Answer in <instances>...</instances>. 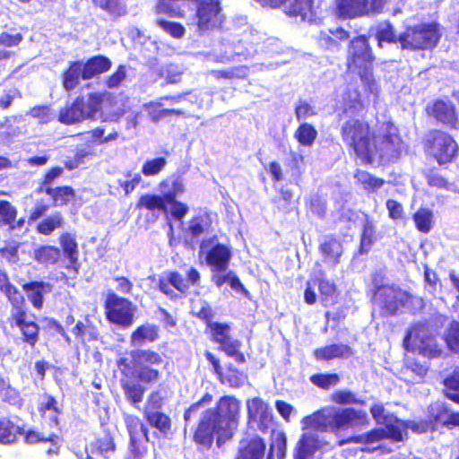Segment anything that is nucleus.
Instances as JSON below:
<instances>
[{
	"label": "nucleus",
	"instance_id": "nucleus-60",
	"mask_svg": "<svg viewBox=\"0 0 459 459\" xmlns=\"http://www.w3.org/2000/svg\"><path fill=\"white\" fill-rule=\"evenodd\" d=\"M167 159L165 157H156L146 160L141 169V172L145 177H154L159 175L167 166Z\"/></svg>",
	"mask_w": 459,
	"mask_h": 459
},
{
	"label": "nucleus",
	"instance_id": "nucleus-48",
	"mask_svg": "<svg viewBox=\"0 0 459 459\" xmlns=\"http://www.w3.org/2000/svg\"><path fill=\"white\" fill-rule=\"evenodd\" d=\"M383 439H385L383 428H374L364 434L351 436L348 438L340 441L339 445L342 446L348 443L371 444L381 441Z\"/></svg>",
	"mask_w": 459,
	"mask_h": 459
},
{
	"label": "nucleus",
	"instance_id": "nucleus-62",
	"mask_svg": "<svg viewBox=\"0 0 459 459\" xmlns=\"http://www.w3.org/2000/svg\"><path fill=\"white\" fill-rule=\"evenodd\" d=\"M444 340L447 348L455 353H459V322L453 320L447 326Z\"/></svg>",
	"mask_w": 459,
	"mask_h": 459
},
{
	"label": "nucleus",
	"instance_id": "nucleus-57",
	"mask_svg": "<svg viewBox=\"0 0 459 459\" xmlns=\"http://www.w3.org/2000/svg\"><path fill=\"white\" fill-rule=\"evenodd\" d=\"M423 176L429 186L446 190H448L451 186L448 179L442 176L436 167L425 169L423 170Z\"/></svg>",
	"mask_w": 459,
	"mask_h": 459
},
{
	"label": "nucleus",
	"instance_id": "nucleus-28",
	"mask_svg": "<svg viewBox=\"0 0 459 459\" xmlns=\"http://www.w3.org/2000/svg\"><path fill=\"white\" fill-rule=\"evenodd\" d=\"M316 360H332L334 359H348L354 354L352 348L344 343H331L313 351Z\"/></svg>",
	"mask_w": 459,
	"mask_h": 459
},
{
	"label": "nucleus",
	"instance_id": "nucleus-40",
	"mask_svg": "<svg viewBox=\"0 0 459 459\" xmlns=\"http://www.w3.org/2000/svg\"><path fill=\"white\" fill-rule=\"evenodd\" d=\"M412 221L416 230L423 234H428L434 227L435 220L432 210L420 206L413 214Z\"/></svg>",
	"mask_w": 459,
	"mask_h": 459
},
{
	"label": "nucleus",
	"instance_id": "nucleus-42",
	"mask_svg": "<svg viewBox=\"0 0 459 459\" xmlns=\"http://www.w3.org/2000/svg\"><path fill=\"white\" fill-rule=\"evenodd\" d=\"M23 434V428L16 425L8 417L0 418V443L12 444L14 443L19 436Z\"/></svg>",
	"mask_w": 459,
	"mask_h": 459
},
{
	"label": "nucleus",
	"instance_id": "nucleus-49",
	"mask_svg": "<svg viewBox=\"0 0 459 459\" xmlns=\"http://www.w3.org/2000/svg\"><path fill=\"white\" fill-rule=\"evenodd\" d=\"M247 66L238 65L230 67L229 69L212 70L209 72V74H211L217 81H235L246 79L247 77Z\"/></svg>",
	"mask_w": 459,
	"mask_h": 459
},
{
	"label": "nucleus",
	"instance_id": "nucleus-47",
	"mask_svg": "<svg viewBox=\"0 0 459 459\" xmlns=\"http://www.w3.org/2000/svg\"><path fill=\"white\" fill-rule=\"evenodd\" d=\"M38 411L42 418H46L47 412H50L51 420L56 425L58 423L57 417L61 413V409L56 399L50 394L44 393L42 400L38 404Z\"/></svg>",
	"mask_w": 459,
	"mask_h": 459
},
{
	"label": "nucleus",
	"instance_id": "nucleus-2",
	"mask_svg": "<svg viewBox=\"0 0 459 459\" xmlns=\"http://www.w3.org/2000/svg\"><path fill=\"white\" fill-rule=\"evenodd\" d=\"M240 418V401L232 394L222 395L215 406L207 409L198 420L193 441L199 449H210L216 437V444L221 446L234 437Z\"/></svg>",
	"mask_w": 459,
	"mask_h": 459
},
{
	"label": "nucleus",
	"instance_id": "nucleus-31",
	"mask_svg": "<svg viewBox=\"0 0 459 459\" xmlns=\"http://www.w3.org/2000/svg\"><path fill=\"white\" fill-rule=\"evenodd\" d=\"M41 193L48 195L53 207H63L72 204L76 196L74 188L68 185L48 187Z\"/></svg>",
	"mask_w": 459,
	"mask_h": 459
},
{
	"label": "nucleus",
	"instance_id": "nucleus-24",
	"mask_svg": "<svg viewBox=\"0 0 459 459\" xmlns=\"http://www.w3.org/2000/svg\"><path fill=\"white\" fill-rule=\"evenodd\" d=\"M432 431L442 427L452 429L459 427V412H451L449 409L444 405H438L432 409L428 416Z\"/></svg>",
	"mask_w": 459,
	"mask_h": 459
},
{
	"label": "nucleus",
	"instance_id": "nucleus-64",
	"mask_svg": "<svg viewBox=\"0 0 459 459\" xmlns=\"http://www.w3.org/2000/svg\"><path fill=\"white\" fill-rule=\"evenodd\" d=\"M310 381L317 387L328 390L331 386H334L340 382V377L337 373H318L312 375Z\"/></svg>",
	"mask_w": 459,
	"mask_h": 459
},
{
	"label": "nucleus",
	"instance_id": "nucleus-20",
	"mask_svg": "<svg viewBox=\"0 0 459 459\" xmlns=\"http://www.w3.org/2000/svg\"><path fill=\"white\" fill-rule=\"evenodd\" d=\"M284 13L288 17L302 22H313L317 16L316 0H290Z\"/></svg>",
	"mask_w": 459,
	"mask_h": 459
},
{
	"label": "nucleus",
	"instance_id": "nucleus-52",
	"mask_svg": "<svg viewBox=\"0 0 459 459\" xmlns=\"http://www.w3.org/2000/svg\"><path fill=\"white\" fill-rule=\"evenodd\" d=\"M317 283L320 299L323 303H334L338 296V288L335 282L325 278H318Z\"/></svg>",
	"mask_w": 459,
	"mask_h": 459
},
{
	"label": "nucleus",
	"instance_id": "nucleus-59",
	"mask_svg": "<svg viewBox=\"0 0 459 459\" xmlns=\"http://www.w3.org/2000/svg\"><path fill=\"white\" fill-rule=\"evenodd\" d=\"M293 194L290 189L281 188L279 190V196L273 199V204L275 206V209L279 212H282L284 214L290 213L292 211L293 204Z\"/></svg>",
	"mask_w": 459,
	"mask_h": 459
},
{
	"label": "nucleus",
	"instance_id": "nucleus-30",
	"mask_svg": "<svg viewBox=\"0 0 459 459\" xmlns=\"http://www.w3.org/2000/svg\"><path fill=\"white\" fill-rule=\"evenodd\" d=\"M87 80L83 76L82 61H71L67 67L61 74V83L63 89L70 92L80 83V80Z\"/></svg>",
	"mask_w": 459,
	"mask_h": 459
},
{
	"label": "nucleus",
	"instance_id": "nucleus-51",
	"mask_svg": "<svg viewBox=\"0 0 459 459\" xmlns=\"http://www.w3.org/2000/svg\"><path fill=\"white\" fill-rule=\"evenodd\" d=\"M149 440V435L131 437L128 445L127 459H143L148 453Z\"/></svg>",
	"mask_w": 459,
	"mask_h": 459
},
{
	"label": "nucleus",
	"instance_id": "nucleus-7",
	"mask_svg": "<svg viewBox=\"0 0 459 459\" xmlns=\"http://www.w3.org/2000/svg\"><path fill=\"white\" fill-rule=\"evenodd\" d=\"M422 145L425 154L440 167L455 162L459 154V145L455 138L439 129L430 130L423 139Z\"/></svg>",
	"mask_w": 459,
	"mask_h": 459
},
{
	"label": "nucleus",
	"instance_id": "nucleus-33",
	"mask_svg": "<svg viewBox=\"0 0 459 459\" xmlns=\"http://www.w3.org/2000/svg\"><path fill=\"white\" fill-rule=\"evenodd\" d=\"M75 341L82 345L98 341L100 333L98 328L87 317L84 321L78 320L71 329Z\"/></svg>",
	"mask_w": 459,
	"mask_h": 459
},
{
	"label": "nucleus",
	"instance_id": "nucleus-6",
	"mask_svg": "<svg viewBox=\"0 0 459 459\" xmlns=\"http://www.w3.org/2000/svg\"><path fill=\"white\" fill-rule=\"evenodd\" d=\"M375 60L376 56L367 35H358L350 40L346 56L348 71L357 73L362 82L370 83L373 81Z\"/></svg>",
	"mask_w": 459,
	"mask_h": 459
},
{
	"label": "nucleus",
	"instance_id": "nucleus-53",
	"mask_svg": "<svg viewBox=\"0 0 459 459\" xmlns=\"http://www.w3.org/2000/svg\"><path fill=\"white\" fill-rule=\"evenodd\" d=\"M63 225V216L60 212H56L53 215L46 217L40 221L36 226V231L39 234L48 236L52 234L56 229L62 228Z\"/></svg>",
	"mask_w": 459,
	"mask_h": 459
},
{
	"label": "nucleus",
	"instance_id": "nucleus-55",
	"mask_svg": "<svg viewBox=\"0 0 459 459\" xmlns=\"http://www.w3.org/2000/svg\"><path fill=\"white\" fill-rule=\"evenodd\" d=\"M211 228V221L208 215H197L190 219L187 231L194 239H198Z\"/></svg>",
	"mask_w": 459,
	"mask_h": 459
},
{
	"label": "nucleus",
	"instance_id": "nucleus-12",
	"mask_svg": "<svg viewBox=\"0 0 459 459\" xmlns=\"http://www.w3.org/2000/svg\"><path fill=\"white\" fill-rule=\"evenodd\" d=\"M205 333L212 342L219 344V350L228 357L233 358L238 363L246 362L245 354L241 351L242 342L231 335L229 324L215 323Z\"/></svg>",
	"mask_w": 459,
	"mask_h": 459
},
{
	"label": "nucleus",
	"instance_id": "nucleus-37",
	"mask_svg": "<svg viewBox=\"0 0 459 459\" xmlns=\"http://www.w3.org/2000/svg\"><path fill=\"white\" fill-rule=\"evenodd\" d=\"M319 251L325 261L335 265L340 263L343 247L342 242L335 236H332L319 245Z\"/></svg>",
	"mask_w": 459,
	"mask_h": 459
},
{
	"label": "nucleus",
	"instance_id": "nucleus-8",
	"mask_svg": "<svg viewBox=\"0 0 459 459\" xmlns=\"http://www.w3.org/2000/svg\"><path fill=\"white\" fill-rule=\"evenodd\" d=\"M102 103L103 94L98 91L89 93L87 102L83 96H77L72 103L59 109L57 120L65 126L79 124L88 119L93 120L101 110Z\"/></svg>",
	"mask_w": 459,
	"mask_h": 459
},
{
	"label": "nucleus",
	"instance_id": "nucleus-43",
	"mask_svg": "<svg viewBox=\"0 0 459 459\" xmlns=\"http://www.w3.org/2000/svg\"><path fill=\"white\" fill-rule=\"evenodd\" d=\"M212 281L218 288L222 287L225 283H229L231 289L236 291L247 293V289L240 281L239 278L232 271L212 272Z\"/></svg>",
	"mask_w": 459,
	"mask_h": 459
},
{
	"label": "nucleus",
	"instance_id": "nucleus-23",
	"mask_svg": "<svg viewBox=\"0 0 459 459\" xmlns=\"http://www.w3.org/2000/svg\"><path fill=\"white\" fill-rule=\"evenodd\" d=\"M266 444L264 438L255 435L240 441V446L235 459H264Z\"/></svg>",
	"mask_w": 459,
	"mask_h": 459
},
{
	"label": "nucleus",
	"instance_id": "nucleus-4",
	"mask_svg": "<svg viewBox=\"0 0 459 459\" xmlns=\"http://www.w3.org/2000/svg\"><path fill=\"white\" fill-rule=\"evenodd\" d=\"M0 293L6 298L12 307L8 316L10 326L18 328L22 342L34 348L39 340L40 327L36 321L30 318L25 297L12 282L7 272L2 268H0Z\"/></svg>",
	"mask_w": 459,
	"mask_h": 459
},
{
	"label": "nucleus",
	"instance_id": "nucleus-9",
	"mask_svg": "<svg viewBox=\"0 0 459 459\" xmlns=\"http://www.w3.org/2000/svg\"><path fill=\"white\" fill-rule=\"evenodd\" d=\"M441 36L437 22H424L406 27L398 36V41L402 49L430 50L437 46Z\"/></svg>",
	"mask_w": 459,
	"mask_h": 459
},
{
	"label": "nucleus",
	"instance_id": "nucleus-36",
	"mask_svg": "<svg viewBox=\"0 0 459 459\" xmlns=\"http://www.w3.org/2000/svg\"><path fill=\"white\" fill-rule=\"evenodd\" d=\"M350 38V32L342 27L329 30V32H321L318 38L319 44L327 50H339L342 42Z\"/></svg>",
	"mask_w": 459,
	"mask_h": 459
},
{
	"label": "nucleus",
	"instance_id": "nucleus-39",
	"mask_svg": "<svg viewBox=\"0 0 459 459\" xmlns=\"http://www.w3.org/2000/svg\"><path fill=\"white\" fill-rule=\"evenodd\" d=\"M96 8L102 10L112 21H117L127 13L123 0H91Z\"/></svg>",
	"mask_w": 459,
	"mask_h": 459
},
{
	"label": "nucleus",
	"instance_id": "nucleus-44",
	"mask_svg": "<svg viewBox=\"0 0 459 459\" xmlns=\"http://www.w3.org/2000/svg\"><path fill=\"white\" fill-rule=\"evenodd\" d=\"M165 192L162 195H155V194H143L142 195L136 202L135 208L137 210H148L153 212L155 210L166 212L167 204H166Z\"/></svg>",
	"mask_w": 459,
	"mask_h": 459
},
{
	"label": "nucleus",
	"instance_id": "nucleus-5",
	"mask_svg": "<svg viewBox=\"0 0 459 459\" xmlns=\"http://www.w3.org/2000/svg\"><path fill=\"white\" fill-rule=\"evenodd\" d=\"M365 422H367V413L352 407H325L304 417L301 420L303 429L333 433Z\"/></svg>",
	"mask_w": 459,
	"mask_h": 459
},
{
	"label": "nucleus",
	"instance_id": "nucleus-3",
	"mask_svg": "<svg viewBox=\"0 0 459 459\" xmlns=\"http://www.w3.org/2000/svg\"><path fill=\"white\" fill-rule=\"evenodd\" d=\"M132 360L120 358L117 365L123 375L121 387L128 402L137 406L143 399L145 388L141 383L152 385L161 378V369L166 367V356L153 349H136L131 351Z\"/></svg>",
	"mask_w": 459,
	"mask_h": 459
},
{
	"label": "nucleus",
	"instance_id": "nucleus-54",
	"mask_svg": "<svg viewBox=\"0 0 459 459\" xmlns=\"http://www.w3.org/2000/svg\"><path fill=\"white\" fill-rule=\"evenodd\" d=\"M294 137L302 146H311L317 137L315 126L308 123H301L294 132Z\"/></svg>",
	"mask_w": 459,
	"mask_h": 459
},
{
	"label": "nucleus",
	"instance_id": "nucleus-17",
	"mask_svg": "<svg viewBox=\"0 0 459 459\" xmlns=\"http://www.w3.org/2000/svg\"><path fill=\"white\" fill-rule=\"evenodd\" d=\"M204 357L212 366V371L221 384L227 385L232 388H239L247 381V375L237 368L232 363L227 364L225 369H223L219 359L213 353L205 351Z\"/></svg>",
	"mask_w": 459,
	"mask_h": 459
},
{
	"label": "nucleus",
	"instance_id": "nucleus-56",
	"mask_svg": "<svg viewBox=\"0 0 459 459\" xmlns=\"http://www.w3.org/2000/svg\"><path fill=\"white\" fill-rule=\"evenodd\" d=\"M16 217V208L7 200H0V225L8 226L13 230L15 229Z\"/></svg>",
	"mask_w": 459,
	"mask_h": 459
},
{
	"label": "nucleus",
	"instance_id": "nucleus-15",
	"mask_svg": "<svg viewBox=\"0 0 459 459\" xmlns=\"http://www.w3.org/2000/svg\"><path fill=\"white\" fill-rule=\"evenodd\" d=\"M375 151L372 153V163L375 157L380 161L394 163L402 156L404 143L399 134L387 132L381 137L379 143L374 139Z\"/></svg>",
	"mask_w": 459,
	"mask_h": 459
},
{
	"label": "nucleus",
	"instance_id": "nucleus-18",
	"mask_svg": "<svg viewBox=\"0 0 459 459\" xmlns=\"http://www.w3.org/2000/svg\"><path fill=\"white\" fill-rule=\"evenodd\" d=\"M429 117L435 118L443 126L455 129L459 124V117L456 107L451 101L436 100L426 108Z\"/></svg>",
	"mask_w": 459,
	"mask_h": 459
},
{
	"label": "nucleus",
	"instance_id": "nucleus-38",
	"mask_svg": "<svg viewBox=\"0 0 459 459\" xmlns=\"http://www.w3.org/2000/svg\"><path fill=\"white\" fill-rule=\"evenodd\" d=\"M96 8L102 10L112 21H117L127 13L123 0H91Z\"/></svg>",
	"mask_w": 459,
	"mask_h": 459
},
{
	"label": "nucleus",
	"instance_id": "nucleus-26",
	"mask_svg": "<svg viewBox=\"0 0 459 459\" xmlns=\"http://www.w3.org/2000/svg\"><path fill=\"white\" fill-rule=\"evenodd\" d=\"M160 338V328L158 325L145 322L138 325L130 334V343L134 347H141L146 343L156 342Z\"/></svg>",
	"mask_w": 459,
	"mask_h": 459
},
{
	"label": "nucleus",
	"instance_id": "nucleus-61",
	"mask_svg": "<svg viewBox=\"0 0 459 459\" xmlns=\"http://www.w3.org/2000/svg\"><path fill=\"white\" fill-rule=\"evenodd\" d=\"M152 109L149 111L150 118L152 122L158 123L161 119L169 117V116H177V117H188L186 112L182 109L177 108H160V104H152Z\"/></svg>",
	"mask_w": 459,
	"mask_h": 459
},
{
	"label": "nucleus",
	"instance_id": "nucleus-27",
	"mask_svg": "<svg viewBox=\"0 0 459 459\" xmlns=\"http://www.w3.org/2000/svg\"><path fill=\"white\" fill-rule=\"evenodd\" d=\"M321 446V441L316 435L303 433L294 447L293 459H314Z\"/></svg>",
	"mask_w": 459,
	"mask_h": 459
},
{
	"label": "nucleus",
	"instance_id": "nucleus-21",
	"mask_svg": "<svg viewBox=\"0 0 459 459\" xmlns=\"http://www.w3.org/2000/svg\"><path fill=\"white\" fill-rule=\"evenodd\" d=\"M185 192L183 179L175 178L170 185V189L165 192L166 204L171 205V215L176 220L181 221L188 212V206L177 200V196Z\"/></svg>",
	"mask_w": 459,
	"mask_h": 459
},
{
	"label": "nucleus",
	"instance_id": "nucleus-13",
	"mask_svg": "<svg viewBox=\"0 0 459 459\" xmlns=\"http://www.w3.org/2000/svg\"><path fill=\"white\" fill-rule=\"evenodd\" d=\"M200 279V273L195 267H191L187 271L186 279L178 271H169L165 273L163 276L160 277L158 287L160 292L173 299L176 297L173 289L177 290L181 294H186L188 292L190 286L199 283Z\"/></svg>",
	"mask_w": 459,
	"mask_h": 459
},
{
	"label": "nucleus",
	"instance_id": "nucleus-1",
	"mask_svg": "<svg viewBox=\"0 0 459 459\" xmlns=\"http://www.w3.org/2000/svg\"><path fill=\"white\" fill-rule=\"evenodd\" d=\"M367 106L358 88H347L342 96L339 120H344L340 134L350 154L364 164H372L375 133L366 119Z\"/></svg>",
	"mask_w": 459,
	"mask_h": 459
},
{
	"label": "nucleus",
	"instance_id": "nucleus-22",
	"mask_svg": "<svg viewBox=\"0 0 459 459\" xmlns=\"http://www.w3.org/2000/svg\"><path fill=\"white\" fill-rule=\"evenodd\" d=\"M247 416L249 420L258 419L257 428L263 433H267L273 424V415L268 411V406L259 397H255L247 402Z\"/></svg>",
	"mask_w": 459,
	"mask_h": 459
},
{
	"label": "nucleus",
	"instance_id": "nucleus-10",
	"mask_svg": "<svg viewBox=\"0 0 459 459\" xmlns=\"http://www.w3.org/2000/svg\"><path fill=\"white\" fill-rule=\"evenodd\" d=\"M411 295L393 284L378 285L375 288L372 302L377 304L383 316H392L411 299Z\"/></svg>",
	"mask_w": 459,
	"mask_h": 459
},
{
	"label": "nucleus",
	"instance_id": "nucleus-34",
	"mask_svg": "<svg viewBox=\"0 0 459 459\" xmlns=\"http://www.w3.org/2000/svg\"><path fill=\"white\" fill-rule=\"evenodd\" d=\"M116 450L117 445L114 435L107 430L99 434L91 443V453L104 458H109L115 454Z\"/></svg>",
	"mask_w": 459,
	"mask_h": 459
},
{
	"label": "nucleus",
	"instance_id": "nucleus-45",
	"mask_svg": "<svg viewBox=\"0 0 459 459\" xmlns=\"http://www.w3.org/2000/svg\"><path fill=\"white\" fill-rule=\"evenodd\" d=\"M144 419L148 424L155 428L163 436H167L171 431V419L170 417L160 411H145Z\"/></svg>",
	"mask_w": 459,
	"mask_h": 459
},
{
	"label": "nucleus",
	"instance_id": "nucleus-14",
	"mask_svg": "<svg viewBox=\"0 0 459 459\" xmlns=\"http://www.w3.org/2000/svg\"><path fill=\"white\" fill-rule=\"evenodd\" d=\"M384 0H335L334 13L340 19H353L382 11Z\"/></svg>",
	"mask_w": 459,
	"mask_h": 459
},
{
	"label": "nucleus",
	"instance_id": "nucleus-29",
	"mask_svg": "<svg viewBox=\"0 0 459 459\" xmlns=\"http://www.w3.org/2000/svg\"><path fill=\"white\" fill-rule=\"evenodd\" d=\"M59 243L64 256L69 261L66 268L78 273L80 267L79 250L75 237L69 232H63L59 236Z\"/></svg>",
	"mask_w": 459,
	"mask_h": 459
},
{
	"label": "nucleus",
	"instance_id": "nucleus-41",
	"mask_svg": "<svg viewBox=\"0 0 459 459\" xmlns=\"http://www.w3.org/2000/svg\"><path fill=\"white\" fill-rule=\"evenodd\" d=\"M354 178L367 193H374L385 184L384 178H377L370 172L359 169L354 171Z\"/></svg>",
	"mask_w": 459,
	"mask_h": 459
},
{
	"label": "nucleus",
	"instance_id": "nucleus-16",
	"mask_svg": "<svg viewBox=\"0 0 459 459\" xmlns=\"http://www.w3.org/2000/svg\"><path fill=\"white\" fill-rule=\"evenodd\" d=\"M209 246L212 247L205 252L206 264L211 267L212 272H225L231 259L230 247L219 243L217 237L213 236L201 242L199 254L201 255L204 249Z\"/></svg>",
	"mask_w": 459,
	"mask_h": 459
},
{
	"label": "nucleus",
	"instance_id": "nucleus-58",
	"mask_svg": "<svg viewBox=\"0 0 459 459\" xmlns=\"http://www.w3.org/2000/svg\"><path fill=\"white\" fill-rule=\"evenodd\" d=\"M24 441L27 444H37L41 442H50L55 446L54 453H56L58 447L56 446V441L58 440V436L56 433H49L48 435L39 432L36 430L29 429L27 431L23 430Z\"/></svg>",
	"mask_w": 459,
	"mask_h": 459
},
{
	"label": "nucleus",
	"instance_id": "nucleus-35",
	"mask_svg": "<svg viewBox=\"0 0 459 459\" xmlns=\"http://www.w3.org/2000/svg\"><path fill=\"white\" fill-rule=\"evenodd\" d=\"M377 240V233L376 224L373 220L366 215L362 226L357 254L359 255L368 254Z\"/></svg>",
	"mask_w": 459,
	"mask_h": 459
},
{
	"label": "nucleus",
	"instance_id": "nucleus-63",
	"mask_svg": "<svg viewBox=\"0 0 459 459\" xmlns=\"http://www.w3.org/2000/svg\"><path fill=\"white\" fill-rule=\"evenodd\" d=\"M125 421L130 438L149 435V429L138 416L128 415Z\"/></svg>",
	"mask_w": 459,
	"mask_h": 459
},
{
	"label": "nucleus",
	"instance_id": "nucleus-50",
	"mask_svg": "<svg viewBox=\"0 0 459 459\" xmlns=\"http://www.w3.org/2000/svg\"><path fill=\"white\" fill-rule=\"evenodd\" d=\"M385 439L394 442H402L407 436L405 420L394 418L392 421L386 423L383 428Z\"/></svg>",
	"mask_w": 459,
	"mask_h": 459
},
{
	"label": "nucleus",
	"instance_id": "nucleus-11",
	"mask_svg": "<svg viewBox=\"0 0 459 459\" xmlns=\"http://www.w3.org/2000/svg\"><path fill=\"white\" fill-rule=\"evenodd\" d=\"M104 314L108 322L126 329L133 325L134 306L131 300L108 291L103 303Z\"/></svg>",
	"mask_w": 459,
	"mask_h": 459
},
{
	"label": "nucleus",
	"instance_id": "nucleus-32",
	"mask_svg": "<svg viewBox=\"0 0 459 459\" xmlns=\"http://www.w3.org/2000/svg\"><path fill=\"white\" fill-rule=\"evenodd\" d=\"M82 66L83 76L90 80L108 72L112 67V61L104 55H95L82 62Z\"/></svg>",
	"mask_w": 459,
	"mask_h": 459
},
{
	"label": "nucleus",
	"instance_id": "nucleus-46",
	"mask_svg": "<svg viewBox=\"0 0 459 459\" xmlns=\"http://www.w3.org/2000/svg\"><path fill=\"white\" fill-rule=\"evenodd\" d=\"M60 257V249L51 245H41L34 249L33 258L39 264H55Z\"/></svg>",
	"mask_w": 459,
	"mask_h": 459
},
{
	"label": "nucleus",
	"instance_id": "nucleus-25",
	"mask_svg": "<svg viewBox=\"0 0 459 459\" xmlns=\"http://www.w3.org/2000/svg\"><path fill=\"white\" fill-rule=\"evenodd\" d=\"M32 307L38 310L41 309L44 305V296L52 291L51 283L43 281H30L22 285Z\"/></svg>",
	"mask_w": 459,
	"mask_h": 459
},
{
	"label": "nucleus",
	"instance_id": "nucleus-19",
	"mask_svg": "<svg viewBox=\"0 0 459 459\" xmlns=\"http://www.w3.org/2000/svg\"><path fill=\"white\" fill-rule=\"evenodd\" d=\"M178 1H170L169 2V7L173 10H178L181 15H174L172 13L164 12L158 13L156 12V4L153 7V13L156 15L155 17V24L165 33L169 35L171 38L176 39H182L186 34V29L184 25L178 22H174L168 20L165 16L170 17V18H184L186 16V13L178 6L176 5V3Z\"/></svg>",
	"mask_w": 459,
	"mask_h": 459
}]
</instances>
